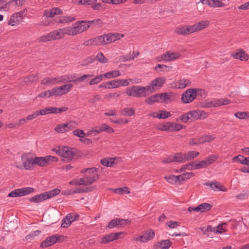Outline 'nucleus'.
<instances>
[{"label":"nucleus","instance_id":"2f4dec72","mask_svg":"<svg viewBox=\"0 0 249 249\" xmlns=\"http://www.w3.org/2000/svg\"><path fill=\"white\" fill-rule=\"evenodd\" d=\"M98 169L96 167H92L90 168H86L82 170L81 173L85 174L86 176H92V175H98L97 172Z\"/></svg>","mask_w":249,"mask_h":249},{"label":"nucleus","instance_id":"8fccbe9b","mask_svg":"<svg viewBox=\"0 0 249 249\" xmlns=\"http://www.w3.org/2000/svg\"><path fill=\"white\" fill-rule=\"evenodd\" d=\"M94 59L98 60L99 62L103 64L107 63L108 60L102 53H98L94 57Z\"/></svg>","mask_w":249,"mask_h":249},{"label":"nucleus","instance_id":"58836bf2","mask_svg":"<svg viewBox=\"0 0 249 249\" xmlns=\"http://www.w3.org/2000/svg\"><path fill=\"white\" fill-rule=\"evenodd\" d=\"M134 109L131 107H125L121 111V114L123 116H131L134 114Z\"/></svg>","mask_w":249,"mask_h":249},{"label":"nucleus","instance_id":"052dcab7","mask_svg":"<svg viewBox=\"0 0 249 249\" xmlns=\"http://www.w3.org/2000/svg\"><path fill=\"white\" fill-rule=\"evenodd\" d=\"M120 94L118 92L110 93L106 94L104 96V99L107 100H110L114 98H118L119 97Z\"/></svg>","mask_w":249,"mask_h":249},{"label":"nucleus","instance_id":"f704fd0d","mask_svg":"<svg viewBox=\"0 0 249 249\" xmlns=\"http://www.w3.org/2000/svg\"><path fill=\"white\" fill-rule=\"evenodd\" d=\"M169 131H177L182 129L183 125L176 123L169 122Z\"/></svg>","mask_w":249,"mask_h":249},{"label":"nucleus","instance_id":"338daca9","mask_svg":"<svg viewBox=\"0 0 249 249\" xmlns=\"http://www.w3.org/2000/svg\"><path fill=\"white\" fill-rule=\"evenodd\" d=\"M190 116L189 112H188L179 116V118L177 119V121H178L179 120L184 123H186L189 121H191V118Z\"/></svg>","mask_w":249,"mask_h":249},{"label":"nucleus","instance_id":"72a5a7b5","mask_svg":"<svg viewBox=\"0 0 249 249\" xmlns=\"http://www.w3.org/2000/svg\"><path fill=\"white\" fill-rule=\"evenodd\" d=\"M194 176V174L193 173H189L187 172L184 174H182L178 176V182H181L182 181H185L187 179L190 178L191 177Z\"/></svg>","mask_w":249,"mask_h":249},{"label":"nucleus","instance_id":"9b49d317","mask_svg":"<svg viewBox=\"0 0 249 249\" xmlns=\"http://www.w3.org/2000/svg\"><path fill=\"white\" fill-rule=\"evenodd\" d=\"M105 36L107 44H108L120 40L124 37V35L118 33H108L105 34Z\"/></svg>","mask_w":249,"mask_h":249},{"label":"nucleus","instance_id":"473e14b6","mask_svg":"<svg viewBox=\"0 0 249 249\" xmlns=\"http://www.w3.org/2000/svg\"><path fill=\"white\" fill-rule=\"evenodd\" d=\"M116 159H107L104 158L101 160V163L102 165L107 166V167H111L113 166L115 164V160Z\"/></svg>","mask_w":249,"mask_h":249},{"label":"nucleus","instance_id":"a18cd8bd","mask_svg":"<svg viewBox=\"0 0 249 249\" xmlns=\"http://www.w3.org/2000/svg\"><path fill=\"white\" fill-rule=\"evenodd\" d=\"M199 208H200V212L201 213L208 212L210 211L213 207L212 205L207 203H202L199 205Z\"/></svg>","mask_w":249,"mask_h":249},{"label":"nucleus","instance_id":"6e6552de","mask_svg":"<svg viewBox=\"0 0 249 249\" xmlns=\"http://www.w3.org/2000/svg\"><path fill=\"white\" fill-rule=\"evenodd\" d=\"M53 40L61 39L65 35L71 36L69 27L57 29L51 32Z\"/></svg>","mask_w":249,"mask_h":249},{"label":"nucleus","instance_id":"37998d69","mask_svg":"<svg viewBox=\"0 0 249 249\" xmlns=\"http://www.w3.org/2000/svg\"><path fill=\"white\" fill-rule=\"evenodd\" d=\"M234 116L240 120L249 119V112H237L234 113Z\"/></svg>","mask_w":249,"mask_h":249},{"label":"nucleus","instance_id":"cd10ccee","mask_svg":"<svg viewBox=\"0 0 249 249\" xmlns=\"http://www.w3.org/2000/svg\"><path fill=\"white\" fill-rule=\"evenodd\" d=\"M105 34L93 38L94 46H100L107 44Z\"/></svg>","mask_w":249,"mask_h":249},{"label":"nucleus","instance_id":"69168bd1","mask_svg":"<svg viewBox=\"0 0 249 249\" xmlns=\"http://www.w3.org/2000/svg\"><path fill=\"white\" fill-rule=\"evenodd\" d=\"M65 126H66L64 124H58L56 125L55 127L54 128V130L57 133H64L66 132V129Z\"/></svg>","mask_w":249,"mask_h":249},{"label":"nucleus","instance_id":"680f3d73","mask_svg":"<svg viewBox=\"0 0 249 249\" xmlns=\"http://www.w3.org/2000/svg\"><path fill=\"white\" fill-rule=\"evenodd\" d=\"M218 157L216 155H211L208 156L206 159L205 160L206 161L208 166L213 164L217 159Z\"/></svg>","mask_w":249,"mask_h":249},{"label":"nucleus","instance_id":"864d4df0","mask_svg":"<svg viewBox=\"0 0 249 249\" xmlns=\"http://www.w3.org/2000/svg\"><path fill=\"white\" fill-rule=\"evenodd\" d=\"M20 190L21 196H24L26 195L32 193L34 190V188L30 187L20 188Z\"/></svg>","mask_w":249,"mask_h":249},{"label":"nucleus","instance_id":"412c9836","mask_svg":"<svg viewBox=\"0 0 249 249\" xmlns=\"http://www.w3.org/2000/svg\"><path fill=\"white\" fill-rule=\"evenodd\" d=\"M151 115L155 118L165 119L171 117L172 115L170 112H168L166 110H160L159 113L154 112L151 114Z\"/></svg>","mask_w":249,"mask_h":249},{"label":"nucleus","instance_id":"49530a36","mask_svg":"<svg viewBox=\"0 0 249 249\" xmlns=\"http://www.w3.org/2000/svg\"><path fill=\"white\" fill-rule=\"evenodd\" d=\"M145 102L146 103L149 105H152L155 102H159L158 96L157 94L148 97L145 99Z\"/></svg>","mask_w":249,"mask_h":249},{"label":"nucleus","instance_id":"1a4fd4ad","mask_svg":"<svg viewBox=\"0 0 249 249\" xmlns=\"http://www.w3.org/2000/svg\"><path fill=\"white\" fill-rule=\"evenodd\" d=\"M191 121L197 120L198 119H204L208 117V113L200 110H195L189 112Z\"/></svg>","mask_w":249,"mask_h":249},{"label":"nucleus","instance_id":"7c9ffc66","mask_svg":"<svg viewBox=\"0 0 249 249\" xmlns=\"http://www.w3.org/2000/svg\"><path fill=\"white\" fill-rule=\"evenodd\" d=\"M58 108L56 107H50L40 110L41 115H44L50 113H57Z\"/></svg>","mask_w":249,"mask_h":249},{"label":"nucleus","instance_id":"9d476101","mask_svg":"<svg viewBox=\"0 0 249 249\" xmlns=\"http://www.w3.org/2000/svg\"><path fill=\"white\" fill-rule=\"evenodd\" d=\"M98 175H92V176H87L83 178H78L79 185L87 186L93 183L96 180L98 179Z\"/></svg>","mask_w":249,"mask_h":249},{"label":"nucleus","instance_id":"7ed1b4c3","mask_svg":"<svg viewBox=\"0 0 249 249\" xmlns=\"http://www.w3.org/2000/svg\"><path fill=\"white\" fill-rule=\"evenodd\" d=\"M148 90L146 87H141L140 86H133L128 88L125 91L126 94L129 96L136 97H145L146 96L145 91Z\"/></svg>","mask_w":249,"mask_h":249},{"label":"nucleus","instance_id":"c85d7f7f","mask_svg":"<svg viewBox=\"0 0 249 249\" xmlns=\"http://www.w3.org/2000/svg\"><path fill=\"white\" fill-rule=\"evenodd\" d=\"M104 77L107 79H111L119 77L121 75V72L118 70H113L108 71L104 74H103Z\"/></svg>","mask_w":249,"mask_h":249},{"label":"nucleus","instance_id":"f3484780","mask_svg":"<svg viewBox=\"0 0 249 249\" xmlns=\"http://www.w3.org/2000/svg\"><path fill=\"white\" fill-rule=\"evenodd\" d=\"M73 148L69 147H63L62 148L63 152H62L61 157L66 159L67 160H71L73 158L74 155Z\"/></svg>","mask_w":249,"mask_h":249},{"label":"nucleus","instance_id":"e433bc0d","mask_svg":"<svg viewBox=\"0 0 249 249\" xmlns=\"http://www.w3.org/2000/svg\"><path fill=\"white\" fill-rule=\"evenodd\" d=\"M241 158L242 159H239V162L243 165L249 166V157L248 158H245L243 155H239L235 156L232 158V160L235 161V160Z\"/></svg>","mask_w":249,"mask_h":249},{"label":"nucleus","instance_id":"423d86ee","mask_svg":"<svg viewBox=\"0 0 249 249\" xmlns=\"http://www.w3.org/2000/svg\"><path fill=\"white\" fill-rule=\"evenodd\" d=\"M26 9L13 14L8 21V24L12 26L18 25L22 20Z\"/></svg>","mask_w":249,"mask_h":249},{"label":"nucleus","instance_id":"aec40b11","mask_svg":"<svg viewBox=\"0 0 249 249\" xmlns=\"http://www.w3.org/2000/svg\"><path fill=\"white\" fill-rule=\"evenodd\" d=\"M72 213L68 214L62 220L61 228H65L69 226L71 223L75 220V218H73Z\"/></svg>","mask_w":249,"mask_h":249},{"label":"nucleus","instance_id":"f8f14e48","mask_svg":"<svg viewBox=\"0 0 249 249\" xmlns=\"http://www.w3.org/2000/svg\"><path fill=\"white\" fill-rule=\"evenodd\" d=\"M166 81V78L164 77H159L153 80L151 82V86H147V89H151L154 90L158 89L163 86Z\"/></svg>","mask_w":249,"mask_h":249},{"label":"nucleus","instance_id":"b1692460","mask_svg":"<svg viewBox=\"0 0 249 249\" xmlns=\"http://www.w3.org/2000/svg\"><path fill=\"white\" fill-rule=\"evenodd\" d=\"M34 159V165H37L40 167H45L48 164L46 156L36 157Z\"/></svg>","mask_w":249,"mask_h":249},{"label":"nucleus","instance_id":"4468645a","mask_svg":"<svg viewBox=\"0 0 249 249\" xmlns=\"http://www.w3.org/2000/svg\"><path fill=\"white\" fill-rule=\"evenodd\" d=\"M104 131L109 133H112L114 132V130L112 127L107 125L106 124H103L100 126H95L91 131V132H94L97 134Z\"/></svg>","mask_w":249,"mask_h":249},{"label":"nucleus","instance_id":"c03bdc74","mask_svg":"<svg viewBox=\"0 0 249 249\" xmlns=\"http://www.w3.org/2000/svg\"><path fill=\"white\" fill-rule=\"evenodd\" d=\"M103 74L96 75L89 81V85L92 86L98 84L103 80Z\"/></svg>","mask_w":249,"mask_h":249},{"label":"nucleus","instance_id":"3c124183","mask_svg":"<svg viewBox=\"0 0 249 249\" xmlns=\"http://www.w3.org/2000/svg\"><path fill=\"white\" fill-rule=\"evenodd\" d=\"M164 178L169 183L171 184H177L178 181V178L177 176L169 175L165 176Z\"/></svg>","mask_w":249,"mask_h":249},{"label":"nucleus","instance_id":"79ce46f5","mask_svg":"<svg viewBox=\"0 0 249 249\" xmlns=\"http://www.w3.org/2000/svg\"><path fill=\"white\" fill-rule=\"evenodd\" d=\"M139 55V52L137 51H133L130 53L129 54H126L124 56V61H128L134 59L136 58Z\"/></svg>","mask_w":249,"mask_h":249},{"label":"nucleus","instance_id":"e2e57ef3","mask_svg":"<svg viewBox=\"0 0 249 249\" xmlns=\"http://www.w3.org/2000/svg\"><path fill=\"white\" fill-rule=\"evenodd\" d=\"M157 129L160 131H169V122L158 125Z\"/></svg>","mask_w":249,"mask_h":249},{"label":"nucleus","instance_id":"13d9d810","mask_svg":"<svg viewBox=\"0 0 249 249\" xmlns=\"http://www.w3.org/2000/svg\"><path fill=\"white\" fill-rule=\"evenodd\" d=\"M174 32L179 35H187L185 25L176 28Z\"/></svg>","mask_w":249,"mask_h":249},{"label":"nucleus","instance_id":"603ef678","mask_svg":"<svg viewBox=\"0 0 249 249\" xmlns=\"http://www.w3.org/2000/svg\"><path fill=\"white\" fill-rule=\"evenodd\" d=\"M64 124L66 126H65L66 132L69 131L75 128L77 126V124L74 121H71L68 123Z\"/></svg>","mask_w":249,"mask_h":249},{"label":"nucleus","instance_id":"ddd939ff","mask_svg":"<svg viewBox=\"0 0 249 249\" xmlns=\"http://www.w3.org/2000/svg\"><path fill=\"white\" fill-rule=\"evenodd\" d=\"M58 239V236L56 234L52 235L42 242L40 246L42 248H46L55 244Z\"/></svg>","mask_w":249,"mask_h":249},{"label":"nucleus","instance_id":"f03ea898","mask_svg":"<svg viewBox=\"0 0 249 249\" xmlns=\"http://www.w3.org/2000/svg\"><path fill=\"white\" fill-rule=\"evenodd\" d=\"M89 27L87 20L78 21L73 27H69L71 36H73L87 31Z\"/></svg>","mask_w":249,"mask_h":249},{"label":"nucleus","instance_id":"4d7b16f0","mask_svg":"<svg viewBox=\"0 0 249 249\" xmlns=\"http://www.w3.org/2000/svg\"><path fill=\"white\" fill-rule=\"evenodd\" d=\"M116 81H117V84L118 85L117 86V88H118L120 86L126 87V86H128L129 84V81H132V79H126V80L116 79Z\"/></svg>","mask_w":249,"mask_h":249},{"label":"nucleus","instance_id":"ea45409f","mask_svg":"<svg viewBox=\"0 0 249 249\" xmlns=\"http://www.w3.org/2000/svg\"><path fill=\"white\" fill-rule=\"evenodd\" d=\"M185 155L186 161H188L197 157L199 155V153L195 151H189L187 153H185Z\"/></svg>","mask_w":249,"mask_h":249},{"label":"nucleus","instance_id":"a19ab883","mask_svg":"<svg viewBox=\"0 0 249 249\" xmlns=\"http://www.w3.org/2000/svg\"><path fill=\"white\" fill-rule=\"evenodd\" d=\"M159 247L162 249H168L172 245V242L169 240H163L158 242Z\"/></svg>","mask_w":249,"mask_h":249},{"label":"nucleus","instance_id":"a211bd4d","mask_svg":"<svg viewBox=\"0 0 249 249\" xmlns=\"http://www.w3.org/2000/svg\"><path fill=\"white\" fill-rule=\"evenodd\" d=\"M231 55L233 58L241 61H247L249 59V55L242 49L239 50L237 52L232 53Z\"/></svg>","mask_w":249,"mask_h":249},{"label":"nucleus","instance_id":"6ab92c4d","mask_svg":"<svg viewBox=\"0 0 249 249\" xmlns=\"http://www.w3.org/2000/svg\"><path fill=\"white\" fill-rule=\"evenodd\" d=\"M47 193H43L41 194L36 195L34 196L31 197L29 200L31 202L39 203L45 200L48 199V196Z\"/></svg>","mask_w":249,"mask_h":249},{"label":"nucleus","instance_id":"dca6fc26","mask_svg":"<svg viewBox=\"0 0 249 249\" xmlns=\"http://www.w3.org/2000/svg\"><path fill=\"white\" fill-rule=\"evenodd\" d=\"M173 87L176 89H183L191 85V82L189 79L180 78L174 83Z\"/></svg>","mask_w":249,"mask_h":249},{"label":"nucleus","instance_id":"20e7f679","mask_svg":"<svg viewBox=\"0 0 249 249\" xmlns=\"http://www.w3.org/2000/svg\"><path fill=\"white\" fill-rule=\"evenodd\" d=\"M200 89H189L181 95V100L183 103L188 104L191 103L196 97L197 92L201 91Z\"/></svg>","mask_w":249,"mask_h":249},{"label":"nucleus","instance_id":"2eb2a0df","mask_svg":"<svg viewBox=\"0 0 249 249\" xmlns=\"http://www.w3.org/2000/svg\"><path fill=\"white\" fill-rule=\"evenodd\" d=\"M180 57V54L178 53L167 52L161 55V59L165 61H171L177 59Z\"/></svg>","mask_w":249,"mask_h":249},{"label":"nucleus","instance_id":"5701e85b","mask_svg":"<svg viewBox=\"0 0 249 249\" xmlns=\"http://www.w3.org/2000/svg\"><path fill=\"white\" fill-rule=\"evenodd\" d=\"M75 20V18L73 16H61L56 18L55 22L59 24H66Z\"/></svg>","mask_w":249,"mask_h":249},{"label":"nucleus","instance_id":"bf43d9fd","mask_svg":"<svg viewBox=\"0 0 249 249\" xmlns=\"http://www.w3.org/2000/svg\"><path fill=\"white\" fill-rule=\"evenodd\" d=\"M55 78L57 84L66 83L69 80L68 75H67L56 77Z\"/></svg>","mask_w":249,"mask_h":249},{"label":"nucleus","instance_id":"c756f323","mask_svg":"<svg viewBox=\"0 0 249 249\" xmlns=\"http://www.w3.org/2000/svg\"><path fill=\"white\" fill-rule=\"evenodd\" d=\"M41 84L46 86H52L57 84L56 78L52 77H46L41 81Z\"/></svg>","mask_w":249,"mask_h":249},{"label":"nucleus","instance_id":"774afa93","mask_svg":"<svg viewBox=\"0 0 249 249\" xmlns=\"http://www.w3.org/2000/svg\"><path fill=\"white\" fill-rule=\"evenodd\" d=\"M226 223H222L219 224L217 226L213 228V232L221 233L222 232V231H225L224 228L226 227Z\"/></svg>","mask_w":249,"mask_h":249},{"label":"nucleus","instance_id":"de8ad7c7","mask_svg":"<svg viewBox=\"0 0 249 249\" xmlns=\"http://www.w3.org/2000/svg\"><path fill=\"white\" fill-rule=\"evenodd\" d=\"M115 240L113 236V233H110L108 235H106L102 238L101 243L103 244H106L108 242H110Z\"/></svg>","mask_w":249,"mask_h":249},{"label":"nucleus","instance_id":"0eeeda50","mask_svg":"<svg viewBox=\"0 0 249 249\" xmlns=\"http://www.w3.org/2000/svg\"><path fill=\"white\" fill-rule=\"evenodd\" d=\"M155 236V232L151 229L145 231L142 235L134 239L135 241L141 243H146L152 240Z\"/></svg>","mask_w":249,"mask_h":249},{"label":"nucleus","instance_id":"393cba45","mask_svg":"<svg viewBox=\"0 0 249 249\" xmlns=\"http://www.w3.org/2000/svg\"><path fill=\"white\" fill-rule=\"evenodd\" d=\"M210 25V21L205 20L194 24L196 32L203 30Z\"/></svg>","mask_w":249,"mask_h":249},{"label":"nucleus","instance_id":"c9c22d12","mask_svg":"<svg viewBox=\"0 0 249 249\" xmlns=\"http://www.w3.org/2000/svg\"><path fill=\"white\" fill-rule=\"evenodd\" d=\"M174 155L175 162L183 163L186 161L185 154L182 153H177Z\"/></svg>","mask_w":249,"mask_h":249},{"label":"nucleus","instance_id":"6e6d98bb","mask_svg":"<svg viewBox=\"0 0 249 249\" xmlns=\"http://www.w3.org/2000/svg\"><path fill=\"white\" fill-rule=\"evenodd\" d=\"M118 226L124 227L127 225H129L131 221L129 219H124L122 218H117Z\"/></svg>","mask_w":249,"mask_h":249},{"label":"nucleus","instance_id":"a878e982","mask_svg":"<svg viewBox=\"0 0 249 249\" xmlns=\"http://www.w3.org/2000/svg\"><path fill=\"white\" fill-rule=\"evenodd\" d=\"M117 81H116V79L111 80L110 81L103 83L99 85V88L103 89H114L117 88Z\"/></svg>","mask_w":249,"mask_h":249},{"label":"nucleus","instance_id":"39448f33","mask_svg":"<svg viewBox=\"0 0 249 249\" xmlns=\"http://www.w3.org/2000/svg\"><path fill=\"white\" fill-rule=\"evenodd\" d=\"M230 100L227 98L214 99L213 101H206L203 103L202 106L204 107H216L221 106L230 104Z\"/></svg>","mask_w":249,"mask_h":249},{"label":"nucleus","instance_id":"4be33fe9","mask_svg":"<svg viewBox=\"0 0 249 249\" xmlns=\"http://www.w3.org/2000/svg\"><path fill=\"white\" fill-rule=\"evenodd\" d=\"M62 13L63 12L60 9L58 8H55L49 11H45L43 15L46 18H53L56 15H60L62 14Z\"/></svg>","mask_w":249,"mask_h":249},{"label":"nucleus","instance_id":"5fc2aeb1","mask_svg":"<svg viewBox=\"0 0 249 249\" xmlns=\"http://www.w3.org/2000/svg\"><path fill=\"white\" fill-rule=\"evenodd\" d=\"M53 40L51 33L43 35L39 38V42H47Z\"/></svg>","mask_w":249,"mask_h":249},{"label":"nucleus","instance_id":"4c0bfd02","mask_svg":"<svg viewBox=\"0 0 249 249\" xmlns=\"http://www.w3.org/2000/svg\"><path fill=\"white\" fill-rule=\"evenodd\" d=\"M207 185L210 186L213 189L217 190L218 191H225L222 187H223L222 185L218 182H210L206 184Z\"/></svg>","mask_w":249,"mask_h":249},{"label":"nucleus","instance_id":"f257e3e1","mask_svg":"<svg viewBox=\"0 0 249 249\" xmlns=\"http://www.w3.org/2000/svg\"><path fill=\"white\" fill-rule=\"evenodd\" d=\"M22 164L15 163V167L20 169L31 170L34 165V159L27 154H22L21 156Z\"/></svg>","mask_w":249,"mask_h":249},{"label":"nucleus","instance_id":"0e129e2a","mask_svg":"<svg viewBox=\"0 0 249 249\" xmlns=\"http://www.w3.org/2000/svg\"><path fill=\"white\" fill-rule=\"evenodd\" d=\"M114 192L117 194H128L130 193L126 187L116 189L114 190Z\"/></svg>","mask_w":249,"mask_h":249},{"label":"nucleus","instance_id":"09e8293b","mask_svg":"<svg viewBox=\"0 0 249 249\" xmlns=\"http://www.w3.org/2000/svg\"><path fill=\"white\" fill-rule=\"evenodd\" d=\"M72 87V85L69 84H65L59 87L61 91H62V93H63V95L66 94V93L70 92Z\"/></svg>","mask_w":249,"mask_h":249},{"label":"nucleus","instance_id":"bb28decb","mask_svg":"<svg viewBox=\"0 0 249 249\" xmlns=\"http://www.w3.org/2000/svg\"><path fill=\"white\" fill-rule=\"evenodd\" d=\"M158 96L159 102H164L168 103V101L170 100L172 95V92H164L157 94Z\"/></svg>","mask_w":249,"mask_h":249}]
</instances>
